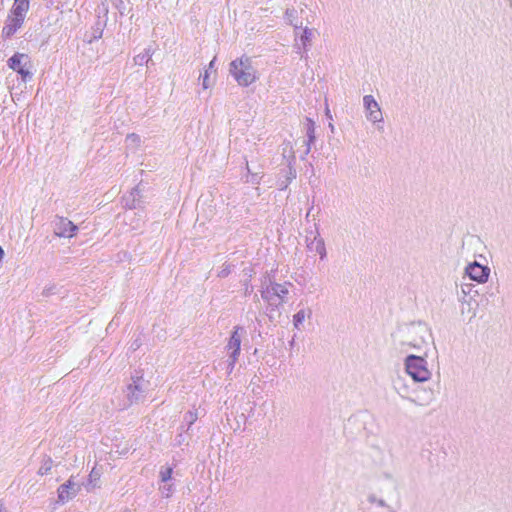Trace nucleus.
Wrapping results in <instances>:
<instances>
[{
    "label": "nucleus",
    "instance_id": "f257e3e1",
    "mask_svg": "<svg viewBox=\"0 0 512 512\" xmlns=\"http://www.w3.org/2000/svg\"><path fill=\"white\" fill-rule=\"evenodd\" d=\"M230 73L240 86H249L257 79L256 70L250 58L244 56L231 62Z\"/></svg>",
    "mask_w": 512,
    "mask_h": 512
},
{
    "label": "nucleus",
    "instance_id": "f03ea898",
    "mask_svg": "<svg viewBox=\"0 0 512 512\" xmlns=\"http://www.w3.org/2000/svg\"><path fill=\"white\" fill-rule=\"evenodd\" d=\"M406 371L413 380L418 382H424L430 378V371L426 366V361L419 356L410 355L407 357Z\"/></svg>",
    "mask_w": 512,
    "mask_h": 512
},
{
    "label": "nucleus",
    "instance_id": "7ed1b4c3",
    "mask_svg": "<svg viewBox=\"0 0 512 512\" xmlns=\"http://www.w3.org/2000/svg\"><path fill=\"white\" fill-rule=\"evenodd\" d=\"M8 65L11 69L20 74L24 80L31 75V63L28 55L26 54L16 53L9 59Z\"/></svg>",
    "mask_w": 512,
    "mask_h": 512
},
{
    "label": "nucleus",
    "instance_id": "20e7f679",
    "mask_svg": "<svg viewBox=\"0 0 512 512\" xmlns=\"http://www.w3.org/2000/svg\"><path fill=\"white\" fill-rule=\"evenodd\" d=\"M79 485L73 480V477L58 488V501L65 503L72 499L79 491Z\"/></svg>",
    "mask_w": 512,
    "mask_h": 512
},
{
    "label": "nucleus",
    "instance_id": "39448f33",
    "mask_svg": "<svg viewBox=\"0 0 512 512\" xmlns=\"http://www.w3.org/2000/svg\"><path fill=\"white\" fill-rule=\"evenodd\" d=\"M77 226L67 218H59L55 224V234L59 237H73L76 235Z\"/></svg>",
    "mask_w": 512,
    "mask_h": 512
},
{
    "label": "nucleus",
    "instance_id": "423d86ee",
    "mask_svg": "<svg viewBox=\"0 0 512 512\" xmlns=\"http://www.w3.org/2000/svg\"><path fill=\"white\" fill-rule=\"evenodd\" d=\"M467 274L469 277L479 283H483L488 279L489 269L485 266H482L478 263L470 264L467 269Z\"/></svg>",
    "mask_w": 512,
    "mask_h": 512
},
{
    "label": "nucleus",
    "instance_id": "0eeeda50",
    "mask_svg": "<svg viewBox=\"0 0 512 512\" xmlns=\"http://www.w3.org/2000/svg\"><path fill=\"white\" fill-rule=\"evenodd\" d=\"M364 105L366 107L368 118L373 122L381 121L382 113L378 103L370 95L364 97Z\"/></svg>",
    "mask_w": 512,
    "mask_h": 512
},
{
    "label": "nucleus",
    "instance_id": "6e6552de",
    "mask_svg": "<svg viewBox=\"0 0 512 512\" xmlns=\"http://www.w3.org/2000/svg\"><path fill=\"white\" fill-rule=\"evenodd\" d=\"M24 19L25 17H20L11 13L3 28V34L6 36L13 35L22 26Z\"/></svg>",
    "mask_w": 512,
    "mask_h": 512
},
{
    "label": "nucleus",
    "instance_id": "1a4fd4ad",
    "mask_svg": "<svg viewBox=\"0 0 512 512\" xmlns=\"http://www.w3.org/2000/svg\"><path fill=\"white\" fill-rule=\"evenodd\" d=\"M239 329V327H235V330L233 331L231 338L227 344V348L229 350H232L233 362L237 360V357L240 353L241 338L238 333Z\"/></svg>",
    "mask_w": 512,
    "mask_h": 512
},
{
    "label": "nucleus",
    "instance_id": "9d476101",
    "mask_svg": "<svg viewBox=\"0 0 512 512\" xmlns=\"http://www.w3.org/2000/svg\"><path fill=\"white\" fill-rule=\"evenodd\" d=\"M29 5V0H14L11 13L20 17H26Z\"/></svg>",
    "mask_w": 512,
    "mask_h": 512
},
{
    "label": "nucleus",
    "instance_id": "9b49d317",
    "mask_svg": "<svg viewBox=\"0 0 512 512\" xmlns=\"http://www.w3.org/2000/svg\"><path fill=\"white\" fill-rule=\"evenodd\" d=\"M310 314L311 312L309 310H300L299 312H297L294 315V326L299 327V325H301L304 322V320L310 316Z\"/></svg>",
    "mask_w": 512,
    "mask_h": 512
},
{
    "label": "nucleus",
    "instance_id": "f8f14e48",
    "mask_svg": "<svg viewBox=\"0 0 512 512\" xmlns=\"http://www.w3.org/2000/svg\"><path fill=\"white\" fill-rule=\"evenodd\" d=\"M273 293L279 297H282L288 293V290L281 284H273L271 286Z\"/></svg>",
    "mask_w": 512,
    "mask_h": 512
},
{
    "label": "nucleus",
    "instance_id": "ddd939ff",
    "mask_svg": "<svg viewBox=\"0 0 512 512\" xmlns=\"http://www.w3.org/2000/svg\"><path fill=\"white\" fill-rule=\"evenodd\" d=\"M171 477H172V468H167L161 472V480L163 482L170 480Z\"/></svg>",
    "mask_w": 512,
    "mask_h": 512
},
{
    "label": "nucleus",
    "instance_id": "4468645a",
    "mask_svg": "<svg viewBox=\"0 0 512 512\" xmlns=\"http://www.w3.org/2000/svg\"><path fill=\"white\" fill-rule=\"evenodd\" d=\"M51 462H52L51 459H49L48 460V465L45 468L41 467L39 469L38 473L40 475H44V474L48 473L50 471V469H51Z\"/></svg>",
    "mask_w": 512,
    "mask_h": 512
},
{
    "label": "nucleus",
    "instance_id": "2eb2a0df",
    "mask_svg": "<svg viewBox=\"0 0 512 512\" xmlns=\"http://www.w3.org/2000/svg\"><path fill=\"white\" fill-rule=\"evenodd\" d=\"M208 71H205L204 77H203V86L204 88H208Z\"/></svg>",
    "mask_w": 512,
    "mask_h": 512
},
{
    "label": "nucleus",
    "instance_id": "dca6fc26",
    "mask_svg": "<svg viewBox=\"0 0 512 512\" xmlns=\"http://www.w3.org/2000/svg\"><path fill=\"white\" fill-rule=\"evenodd\" d=\"M213 65H214V60L210 62L209 67L213 68Z\"/></svg>",
    "mask_w": 512,
    "mask_h": 512
}]
</instances>
